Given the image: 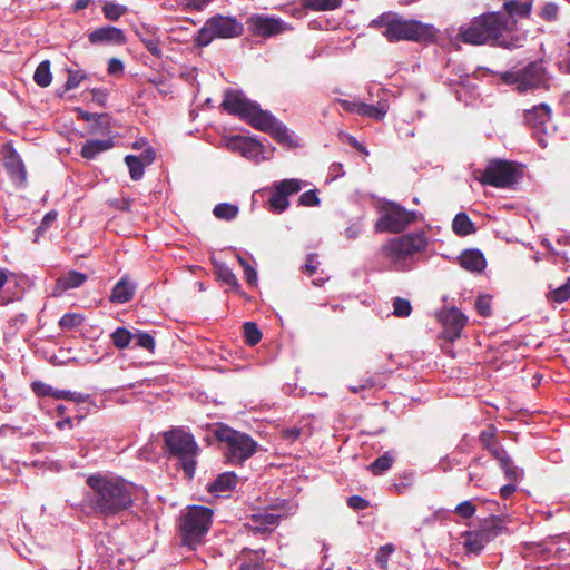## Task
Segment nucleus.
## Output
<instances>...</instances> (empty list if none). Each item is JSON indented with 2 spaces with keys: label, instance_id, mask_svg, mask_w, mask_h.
<instances>
[{
  "label": "nucleus",
  "instance_id": "6",
  "mask_svg": "<svg viewBox=\"0 0 570 570\" xmlns=\"http://www.w3.org/2000/svg\"><path fill=\"white\" fill-rule=\"evenodd\" d=\"M373 26L383 28L382 33L389 41H419L425 35L424 26L416 20H405L392 13H385L373 20Z\"/></svg>",
  "mask_w": 570,
  "mask_h": 570
},
{
  "label": "nucleus",
  "instance_id": "39",
  "mask_svg": "<svg viewBox=\"0 0 570 570\" xmlns=\"http://www.w3.org/2000/svg\"><path fill=\"white\" fill-rule=\"evenodd\" d=\"M547 297L550 302L558 304L568 301L570 298V278L563 285L550 291Z\"/></svg>",
  "mask_w": 570,
  "mask_h": 570
},
{
  "label": "nucleus",
  "instance_id": "62",
  "mask_svg": "<svg viewBox=\"0 0 570 570\" xmlns=\"http://www.w3.org/2000/svg\"><path fill=\"white\" fill-rule=\"evenodd\" d=\"M108 73L109 75H118V73H122L124 71V63L120 59L118 58H111L109 59L108 61Z\"/></svg>",
  "mask_w": 570,
  "mask_h": 570
},
{
  "label": "nucleus",
  "instance_id": "20",
  "mask_svg": "<svg viewBox=\"0 0 570 570\" xmlns=\"http://www.w3.org/2000/svg\"><path fill=\"white\" fill-rule=\"evenodd\" d=\"M114 138L108 137L106 139H90L87 140L81 147V156L85 159H95L98 155L114 148Z\"/></svg>",
  "mask_w": 570,
  "mask_h": 570
},
{
  "label": "nucleus",
  "instance_id": "12",
  "mask_svg": "<svg viewBox=\"0 0 570 570\" xmlns=\"http://www.w3.org/2000/svg\"><path fill=\"white\" fill-rule=\"evenodd\" d=\"M478 180L482 185L505 188L517 181V169L512 163L494 159L488 164Z\"/></svg>",
  "mask_w": 570,
  "mask_h": 570
},
{
  "label": "nucleus",
  "instance_id": "46",
  "mask_svg": "<svg viewBox=\"0 0 570 570\" xmlns=\"http://www.w3.org/2000/svg\"><path fill=\"white\" fill-rule=\"evenodd\" d=\"M53 397L57 400H70L77 403H83L87 401L88 395H83L78 392H71L67 390H57L53 393Z\"/></svg>",
  "mask_w": 570,
  "mask_h": 570
},
{
  "label": "nucleus",
  "instance_id": "50",
  "mask_svg": "<svg viewBox=\"0 0 570 570\" xmlns=\"http://www.w3.org/2000/svg\"><path fill=\"white\" fill-rule=\"evenodd\" d=\"M247 138L248 137H243V136L229 137L225 140V146L228 150L240 154Z\"/></svg>",
  "mask_w": 570,
  "mask_h": 570
},
{
  "label": "nucleus",
  "instance_id": "43",
  "mask_svg": "<svg viewBox=\"0 0 570 570\" xmlns=\"http://www.w3.org/2000/svg\"><path fill=\"white\" fill-rule=\"evenodd\" d=\"M140 41L145 45L146 49L155 57L161 56L160 42L157 37L144 36L138 33Z\"/></svg>",
  "mask_w": 570,
  "mask_h": 570
},
{
  "label": "nucleus",
  "instance_id": "16",
  "mask_svg": "<svg viewBox=\"0 0 570 570\" xmlns=\"http://www.w3.org/2000/svg\"><path fill=\"white\" fill-rule=\"evenodd\" d=\"M248 30L258 37H273L284 31L285 23L281 19L254 14L247 19Z\"/></svg>",
  "mask_w": 570,
  "mask_h": 570
},
{
  "label": "nucleus",
  "instance_id": "58",
  "mask_svg": "<svg viewBox=\"0 0 570 570\" xmlns=\"http://www.w3.org/2000/svg\"><path fill=\"white\" fill-rule=\"evenodd\" d=\"M347 504L354 510H364L368 507V501L360 495H352L348 498Z\"/></svg>",
  "mask_w": 570,
  "mask_h": 570
},
{
  "label": "nucleus",
  "instance_id": "30",
  "mask_svg": "<svg viewBox=\"0 0 570 570\" xmlns=\"http://www.w3.org/2000/svg\"><path fill=\"white\" fill-rule=\"evenodd\" d=\"M240 155L246 159L259 161L263 158V145L256 139L248 137Z\"/></svg>",
  "mask_w": 570,
  "mask_h": 570
},
{
  "label": "nucleus",
  "instance_id": "1",
  "mask_svg": "<svg viewBox=\"0 0 570 570\" xmlns=\"http://www.w3.org/2000/svg\"><path fill=\"white\" fill-rule=\"evenodd\" d=\"M517 20L505 17L502 12H488L471 20L469 24L461 26L458 39L462 42L481 46H498L504 49L522 47L524 38L515 35Z\"/></svg>",
  "mask_w": 570,
  "mask_h": 570
},
{
  "label": "nucleus",
  "instance_id": "4",
  "mask_svg": "<svg viewBox=\"0 0 570 570\" xmlns=\"http://www.w3.org/2000/svg\"><path fill=\"white\" fill-rule=\"evenodd\" d=\"M213 521V510L202 505H193L180 517L179 533L181 544L190 550L196 549L204 539Z\"/></svg>",
  "mask_w": 570,
  "mask_h": 570
},
{
  "label": "nucleus",
  "instance_id": "34",
  "mask_svg": "<svg viewBox=\"0 0 570 570\" xmlns=\"http://www.w3.org/2000/svg\"><path fill=\"white\" fill-rule=\"evenodd\" d=\"M125 163L129 169L130 178L132 180H139L144 176L145 164L139 157L128 155L125 158Z\"/></svg>",
  "mask_w": 570,
  "mask_h": 570
},
{
  "label": "nucleus",
  "instance_id": "55",
  "mask_svg": "<svg viewBox=\"0 0 570 570\" xmlns=\"http://www.w3.org/2000/svg\"><path fill=\"white\" fill-rule=\"evenodd\" d=\"M57 216H58L57 212H55V210L48 212L43 216L40 226L36 229V235L39 236L42 233H45V230L48 229L49 226L57 219Z\"/></svg>",
  "mask_w": 570,
  "mask_h": 570
},
{
  "label": "nucleus",
  "instance_id": "18",
  "mask_svg": "<svg viewBox=\"0 0 570 570\" xmlns=\"http://www.w3.org/2000/svg\"><path fill=\"white\" fill-rule=\"evenodd\" d=\"M402 247L410 255L415 265L420 262L421 256L429 246V237L424 230H415L412 233L396 236Z\"/></svg>",
  "mask_w": 570,
  "mask_h": 570
},
{
  "label": "nucleus",
  "instance_id": "35",
  "mask_svg": "<svg viewBox=\"0 0 570 570\" xmlns=\"http://www.w3.org/2000/svg\"><path fill=\"white\" fill-rule=\"evenodd\" d=\"M304 6L314 11H330L341 7L342 0H303Z\"/></svg>",
  "mask_w": 570,
  "mask_h": 570
},
{
  "label": "nucleus",
  "instance_id": "53",
  "mask_svg": "<svg viewBox=\"0 0 570 570\" xmlns=\"http://www.w3.org/2000/svg\"><path fill=\"white\" fill-rule=\"evenodd\" d=\"M363 230V226L361 220H356L351 223L344 230V236L350 239H356Z\"/></svg>",
  "mask_w": 570,
  "mask_h": 570
},
{
  "label": "nucleus",
  "instance_id": "22",
  "mask_svg": "<svg viewBox=\"0 0 570 570\" xmlns=\"http://www.w3.org/2000/svg\"><path fill=\"white\" fill-rule=\"evenodd\" d=\"M87 279L88 276L85 273L69 271L57 279L55 291L61 293L68 289L78 288L85 284Z\"/></svg>",
  "mask_w": 570,
  "mask_h": 570
},
{
  "label": "nucleus",
  "instance_id": "44",
  "mask_svg": "<svg viewBox=\"0 0 570 570\" xmlns=\"http://www.w3.org/2000/svg\"><path fill=\"white\" fill-rule=\"evenodd\" d=\"M412 312L410 301L401 297H396L393 301V314L396 317H407Z\"/></svg>",
  "mask_w": 570,
  "mask_h": 570
},
{
  "label": "nucleus",
  "instance_id": "25",
  "mask_svg": "<svg viewBox=\"0 0 570 570\" xmlns=\"http://www.w3.org/2000/svg\"><path fill=\"white\" fill-rule=\"evenodd\" d=\"M503 8L505 17H514L527 18L530 16L532 10V0H507L503 3Z\"/></svg>",
  "mask_w": 570,
  "mask_h": 570
},
{
  "label": "nucleus",
  "instance_id": "59",
  "mask_svg": "<svg viewBox=\"0 0 570 570\" xmlns=\"http://www.w3.org/2000/svg\"><path fill=\"white\" fill-rule=\"evenodd\" d=\"M85 77L86 76L83 73L78 72V71L70 72L69 77L67 79V82H66V88L68 90H70V89L78 87L80 85V82L85 79Z\"/></svg>",
  "mask_w": 570,
  "mask_h": 570
},
{
  "label": "nucleus",
  "instance_id": "9",
  "mask_svg": "<svg viewBox=\"0 0 570 570\" xmlns=\"http://www.w3.org/2000/svg\"><path fill=\"white\" fill-rule=\"evenodd\" d=\"M422 219L423 215L420 212L407 210L399 204L391 203L375 223V230L379 233L399 234L411 224Z\"/></svg>",
  "mask_w": 570,
  "mask_h": 570
},
{
  "label": "nucleus",
  "instance_id": "7",
  "mask_svg": "<svg viewBox=\"0 0 570 570\" xmlns=\"http://www.w3.org/2000/svg\"><path fill=\"white\" fill-rule=\"evenodd\" d=\"M215 436L219 442L226 444V458L230 463H242L256 452L257 443L249 435L227 425H218Z\"/></svg>",
  "mask_w": 570,
  "mask_h": 570
},
{
  "label": "nucleus",
  "instance_id": "11",
  "mask_svg": "<svg viewBox=\"0 0 570 570\" xmlns=\"http://www.w3.org/2000/svg\"><path fill=\"white\" fill-rule=\"evenodd\" d=\"M504 530L503 520L499 517L484 519L478 529L465 531L464 549L468 553L480 554L484 547Z\"/></svg>",
  "mask_w": 570,
  "mask_h": 570
},
{
  "label": "nucleus",
  "instance_id": "61",
  "mask_svg": "<svg viewBox=\"0 0 570 570\" xmlns=\"http://www.w3.org/2000/svg\"><path fill=\"white\" fill-rule=\"evenodd\" d=\"M488 450L493 455V458H495L500 462V464L503 462L504 459L510 458L507 451L497 443L488 448Z\"/></svg>",
  "mask_w": 570,
  "mask_h": 570
},
{
  "label": "nucleus",
  "instance_id": "21",
  "mask_svg": "<svg viewBox=\"0 0 570 570\" xmlns=\"http://www.w3.org/2000/svg\"><path fill=\"white\" fill-rule=\"evenodd\" d=\"M551 119V109L546 104H540L528 110L525 115V121L534 128H542V131H547L546 125Z\"/></svg>",
  "mask_w": 570,
  "mask_h": 570
},
{
  "label": "nucleus",
  "instance_id": "14",
  "mask_svg": "<svg viewBox=\"0 0 570 570\" xmlns=\"http://www.w3.org/2000/svg\"><path fill=\"white\" fill-rule=\"evenodd\" d=\"M302 189V180L296 178L275 181L271 187V197L266 202V209L281 214L289 207L288 197Z\"/></svg>",
  "mask_w": 570,
  "mask_h": 570
},
{
  "label": "nucleus",
  "instance_id": "15",
  "mask_svg": "<svg viewBox=\"0 0 570 570\" xmlns=\"http://www.w3.org/2000/svg\"><path fill=\"white\" fill-rule=\"evenodd\" d=\"M439 320L443 324V336L448 341H455L468 323V317L458 308H444L439 313Z\"/></svg>",
  "mask_w": 570,
  "mask_h": 570
},
{
  "label": "nucleus",
  "instance_id": "64",
  "mask_svg": "<svg viewBox=\"0 0 570 570\" xmlns=\"http://www.w3.org/2000/svg\"><path fill=\"white\" fill-rule=\"evenodd\" d=\"M212 0H181V3L189 9L202 10L206 7Z\"/></svg>",
  "mask_w": 570,
  "mask_h": 570
},
{
  "label": "nucleus",
  "instance_id": "8",
  "mask_svg": "<svg viewBox=\"0 0 570 570\" xmlns=\"http://www.w3.org/2000/svg\"><path fill=\"white\" fill-rule=\"evenodd\" d=\"M242 32L243 24L236 18L218 14L206 20L195 35L194 40L197 46L206 47L216 38H234L240 36Z\"/></svg>",
  "mask_w": 570,
  "mask_h": 570
},
{
  "label": "nucleus",
  "instance_id": "56",
  "mask_svg": "<svg viewBox=\"0 0 570 570\" xmlns=\"http://www.w3.org/2000/svg\"><path fill=\"white\" fill-rule=\"evenodd\" d=\"M494 433H495V429L492 425L488 426L487 430L481 431L479 438H480V441L482 442V444L484 445V448L488 449L495 443L494 442Z\"/></svg>",
  "mask_w": 570,
  "mask_h": 570
},
{
  "label": "nucleus",
  "instance_id": "28",
  "mask_svg": "<svg viewBox=\"0 0 570 570\" xmlns=\"http://www.w3.org/2000/svg\"><path fill=\"white\" fill-rule=\"evenodd\" d=\"M452 229L458 236H468L475 232L472 220L465 213L455 215L452 222Z\"/></svg>",
  "mask_w": 570,
  "mask_h": 570
},
{
  "label": "nucleus",
  "instance_id": "41",
  "mask_svg": "<svg viewBox=\"0 0 570 570\" xmlns=\"http://www.w3.org/2000/svg\"><path fill=\"white\" fill-rule=\"evenodd\" d=\"M216 275L218 279H220L224 284L230 287L237 288L239 286L238 281L233 271L224 264L217 266Z\"/></svg>",
  "mask_w": 570,
  "mask_h": 570
},
{
  "label": "nucleus",
  "instance_id": "24",
  "mask_svg": "<svg viewBox=\"0 0 570 570\" xmlns=\"http://www.w3.org/2000/svg\"><path fill=\"white\" fill-rule=\"evenodd\" d=\"M237 481L238 478L234 472L222 473L208 484V491L219 495L233 490L236 487Z\"/></svg>",
  "mask_w": 570,
  "mask_h": 570
},
{
  "label": "nucleus",
  "instance_id": "10",
  "mask_svg": "<svg viewBox=\"0 0 570 570\" xmlns=\"http://www.w3.org/2000/svg\"><path fill=\"white\" fill-rule=\"evenodd\" d=\"M501 79L507 85L515 86L519 92L529 89L546 87L548 81L546 70L541 61H533L522 69L503 72Z\"/></svg>",
  "mask_w": 570,
  "mask_h": 570
},
{
  "label": "nucleus",
  "instance_id": "13",
  "mask_svg": "<svg viewBox=\"0 0 570 570\" xmlns=\"http://www.w3.org/2000/svg\"><path fill=\"white\" fill-rule=\"evenodd\" d=\"M379 257L386 267L395 272H409L416 267L396 237L387 239L379 250Z\"/></svg>",
  "mask_w": 570,
  "mask_h": 570
},
{
  "label": "nucleus",
  "instance_id": "17",
  "mask_svg": "<svg viewBox=\"0 0 570 570\" xmlns=\"http://www.w3.org/2000/svg\"><path fill=\"white\" fill-rule=\"evenodd\" d=\"M3 166L12 183L21 187L27 180V170L22 159L16 149L6 145L3 148Z\"/></svg>",
  "mask_w": 570,
  "mask_h": 570
},
{
  "label": "nucleus",
  "instance_id": "47",
  "mask_svg": "<svg viewBox=\"0 0 570 570\" xmlns=\"http://www.w3.org/2000/svg\"><path fill=\"white\" fill-rule=\"evenodd\" d=\"M500 465L508 480H510L511 482H517L519 480L520 472L513 465L511 458L504 459Z\"/></svg>",
  "mask_w": 570,
  "mask_h": 570
},
{
  "label": "nucleus",
  "instance_id": "19",
  "mask_svg": "<svg viewBox=\"0 0 570 570\" xmlns=\"http://www.w3.org/2000/svg\"><path fill=\"white\" fill-rule=\"evenodd\" d=\"M91 45H125L127 38L125 32L112 26H105L95 29L88 35Z\"/></svg>",
  "mask_w": 570,
  "mask_h": 570
},
{
  "label": "nucleus",
  "instance_id": "54",
  "mask_svg": "<svg viewBox=\"0 0 570 570\" xmlns=\"http://www.w3.org/2000/svg\"><path fill=\"white\" fill-rule=\"evenodd\" d=\"M32 390L33 392L39 396H52L56 391L52 386L45 384L42 382H33L32 383Z\"/></svg>",
  "mask_w": 570,
  "mask_h": 570
},
{
  "label": "nucleus",
  "instance_id": "23",
  "mask_svg": "<svg viewBox=\"0 0 570 570\" xmlns=\"http://www.w3.org/2000/svg\"><path fill=\"white\" fill-rule=\"evenodd\" d=\"M460 264L464 269L481 272L485 268L487 262L483 254L478 249L465 250L460 256Z\"/></svg>",
  "mask_w": 570,
  "mask_h": 570
},
{
  "label": "nucleus",
  "instance_id": "48",
  "mask_svg": "<svg viewBox=\"0 0 570 570\" xmlns=\"http://www.w3.org/2000/svg\"><path fill=\"white\" fill-rule=\"evenodd\" d=\"M476 508L470 500L459 503L454 509V512L464 519L473 517Z\"/></svg>",
  "mask_w": 570,
  "mask_h": 570
},
{
  "label": "nucleus",
  "instance_id": "33",
  "mask_svg": "<svg viewBox=\"0 0 570 570\" xmlns=\"http://www.w3.org/2000/svg\"><path fill=\"white\" fill-rule=\"evenodd\" d=\"M393 462H394L393 454L391 452H385L383 455L375 459V461L368 465V470L374 475H381L391 469Z\"/></svg>",
  "mask_w": 570,
  "mask_h": 570
},
{
  "label": "nucleus",
  "instance_id": "26",
  "mask_svg": "<svg viewBox=\"0 0 570 570\" xmlns=\"http://www.w3.org/2000/svg\"><path fill=\"white\" fill-rule=\"evenodd\" d=\"M135 291V284L120 279L112 288L110 301L116 304H125L134 297Z\"/></svg>",
  "mask_w": 570,
  "mask_h": 570
},
{
  "label": "nucleus",
  "instance_id": "2",
  "mask_svg": "<svg viewBox=\"0 0 570 570\" xmlns=\"http://www.w3.org/2000/svg\"><path fill=\"white\" fill-rule=\"evenodd\" d=\"M222 107L253 128L269 134L277 142L289 148L297 146L293 134L283 122L278 121L269 111L261 109L257 102L248 99L242 91L226 90Z\"/></svg>",
  "mask_w": 570,
  "mask_h": 570
},
{
  "label": "nucleus",
  "instance_id": "51",
  "mask_svg": "<svg viewBox=\"0 0 570 570\" xmlns=\"http://www.w3.org/2000/svg\"><path fill=\"white\" fill-rule=\"evenodd\" d=\"M559 7L556 3L548 2L541 8L540 16L547 21H554L558 18Z\"/></svg>",
  "mask_w": 570,
  "mask_h": 570
},
{
  "label": "nucleus",
  "instance_id": "37",
  "mask_svg": "<svg viewBox=\"0 0 570 570\" xmlns=\"http://www.w3.org/2000/svg\"><path fill=\"white\" fill-rule=\"evenodd\" d=\"M127 7L115 2H106L102 7V12L106 19L117 21L127 12Z\"/></svg>",
  "mask_w": 570,
  "mask_h": 570
},
{
  "label": "nucleus",
  "instance_id": "36",
  "mask_svg": "<svg viewBox=\"0 0 570 570\" xmlns=\"http://www.w3.org/2000/svg\"><path fill=\"white\" fill-rule=\"evenodd\" d=\"M132 336H135L132 341V347H140L147 350L148 352H154L155 340L149 333L136 330Z\"/></svg>",
  "mask_w": 570,
  "mask_h": 570
},
{
  "label": "nucleus",
  "instance_id": "27",
  "mask_svg": "<svg viewBox=\"0 0 570 570\" xmlns=\"http://www.w3.org/2000/svg\"><path fill=\"white\" fill-rule=\"evenodd\" d=\"M278 517L273 513L254 514L250 519V528L257 532L272 530L277 525Z\"/></svg>",
  "mask_w": 570,
  "mask_h": 570
},
{
  "label": "nucleus",
  "instance_id": "5",
  "mask_svg": "<svg viewBox=\"0 0 570 570\" xmlns=\"http://www.w3.org/2000/svg\"><path fill=\"white\" fill-rule=\"evenodd\" d=\"M166 449L170 455L175 456L185 474L191 479L196 469V458L199 448L195 438L181 428L173 429L164 434Z\"/></svg>",
  "mask_w": 570,
  "mask_h": 570
},
{
  "label": "nucleus",
  "instance_id": "3",
  "mask_svg": "<svg viewBox=\"0 0 570 570\" xmlns=\"http://www.w3.org/2000/svg\"><path fill=\"white\" fill-rule=\"evenodd\" d=\"M87 484L90 488L89 504L98 514L116 515L134 502L136 488L122 478L97 473L88 476Z\"/></svg>",
  "mask_w": 570,
  "mask_h": 570
},
{
  "label": "nucleus",
  "instance_id": "32",
  "mask_svg": "<svg viewBox=\"0 0 570 570\" xmlns=\"http://www.w3.org/2000/svg\"><path fill=\"white\" fill-rule=\"evenodd\" d=\"M387 110H386V107L384 104H379V105H368V104H365V102H360V106H358V115L360 116H363V117H368V118H372V119H376V120H380V119H383L384 116L386 115Z\"/></svg>",
  "mask_w": 570,
  "mask_h": 570
},
{
  "label": "nucleus",
  "instance_id": "49",
  "mask_svg": "<svg viewBox=\"0 0 570 570\" xmlns=\"http://www.w3.org/2000/svg\"><path fill=\"white\" fill-rule=\"evenodd\" d=\"M298 203H299V205L305 206V207L318 206L320 198L317 196V191L315 189H313V190H307V191L303 193L299 196Z\"/></svg>",
  "mask_w": 570,
  "mask_h": 570
},
{
  "label": "nucleus",
  "instance_id": "60",
  "mask_svg": "<svg viewBox=\"0 0 570 570\" xmlns=\"http://www.w3.org/2000/svg\"><path fill=\"white\" fill-rule=\"evenodd\" d=\"M318 268L317 256L315 254H309L307 256L306 264L304 265V272L309 276L314 275Z\"/></svg>",
  "mask_w": 570,
  "mask_h": 570
},
{
  "label": "nucleus",
  "instance_id": "57",
  "mask_svg": "<svg viewBox=\"0 0 570 570\" xmlns=\"http://www.w3.org/2000/svg\"><path fill=\"white\" fill-rule=\"evenodd\" d=\"M254 554H255V561L248 562V563H243L240 566L239 570H261L259 560L265 554V550H263V549L256 550V551H254Z\"/></svg>",
  "mask_w": 570,
  "mask_h": 570
},
{
  "label": "nucleus",
  "instance_id": "31",
  "mask_svg": "<svg viewBox=\"0 0 570 570\" xmlns=\"http://www.w3.org/2000/svg\"><path fill=\"white\" fill-rule=\"evenodd\" d=\"M33 80L38 86L42 88H46L51 83L52 75L50 71L49 60H43L38 65L33 75Z\"/></svg>",
  "mask_w": 570,
  "mask_h": 570
},
{
  "label": "nucleus",
  "instance_id": "42",
  "mask_svg": "<svg viewBox=\"0 0 570 570\" xmlns=\"http://www.w3.org/2000/svg\"><path fill=\"white\" fill-rule=\"evenodd\" d=\"M83 316L78 313H67L59 320V326L63 330H73L83 323Z\"/></svg>",
  "mask_w": 570,
  "mask_h": 570
},
{
  "label": "nucleus",
  "instance_id": "52",
  "mask_svg": "<svg viewBox=\"0 0 570 570\" xmlns=\"http://www.w3.org/2000/svg\"><path fill=\"white\" fill-rule=\"evenodd\" d=\"M475 308L478 313L483 316L488 317L491 314V299L489 296H480L478 297L475 302Z\"/></svg>",
  "mask_w": 570,
  "mask_h": 570
},
{
  "label": "nucleus",
  "instance_id": "63",
  "mask_svg": "<svg viewBox=\"0 0 570 570\" xmlns=\"http://www.w3.org/2000/svg\"><path fill=\"white\" fill-rule=\"evenodd\" d=\"M109 204L118 210H129L131 200L129 198H116L110 200Z\"/></svg>",
  "mask_w": 570,
  "mask_h": 570
},
{
  "label": "nucleus",
  "instance_id": "40",
  "mask_svg": "<svg viewBox=\"0 0 570 570\" xmlns=\"http://www.w3.org/2000/svg\"><path fill=\"white\" fill-rule=\"evenodd\" d=\"M214 215L219 219L230 220L238 214V208L235 205L222 203L215 206Z\"/></svg>",
  "mask_w": 570,
  "mask_h": 570
},
{
  "label": "nucleus",
  "instance_id": "38",
  "mask_svg": "<svg viewBox=\"0 0 570 570\" xmlns=\"http://www.w3.org/2000/svg\"><path fill=\"white\" fill-rule=\"evenodd\" d=\"M244 338L249 346H255L262 338V332L253 322H246L243 325Z\"/></svg>",
  "mask_w": 570,
  "mask_h": 570
},
{
  "label": "nucleus",
  "instance_id": "29",
  "mask_svg": "<svg viewBox=\"0 0 570 570\" xmlns=\"http://www.w3.org/2000/svg\"><path fill=\"white\" fill-rule=\"evenodd\" d=\"M132 332L126 327H117L110 335L111 342L118 350H125L134 341Z\"/></svg>",
  "mask_w": 570,
  "mask_h": 570
},
{
  "label": "nucleus",
  "instance_id": "45",
  "mask_svg": "<svg viewBox=\"0 0 570 570\" xmlns=\"http://www.w3.org/2000/svg\"><path fill=\"white\" fill-rule=\"evenodd\" d=\"M394 551L395 548L392 543L384 544L379 549L375 560L381 569H386L389 559Z\"/></svg>",
  "mask_w": 570,
  "mask_h": 570
}]
</instances>
